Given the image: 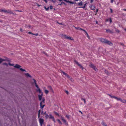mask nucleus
<instances>
[{"mask_svg": "<svg viewBox=\"0 0 126 126\" xmlns=\"http://www.w3.org/2000/svg\"><path fill=\"white\" fill-rule=\"evenodd\" d=\"M100 40L103 43L107 44L110 45H112V44L111 42L109 41L106 39L100 38Z\"/></svg>", "mask_w": 126, "mask_h": 126, "instance_id": "1", "label": "nucleus"}, {"mask_svg": "<svg viewBox=\"0 0 126 126\" xmlns=\"http://www.w3.org/2000/svg\"><path fill=\"white\" fill-rule=\"evenodd\" d=\"M45 99L44 98L43 99L42 101L40 103V105L41 109H43L45 106V105L43 104L45 103Z\"/></svg>", "mask_w": 126, "mask_h": 126, "instance_id": "2", "label": "nucleus"}, {"mask_svg": "<svg viewBox=\"0 0 126 126\" xmlns=\"http://www.w3.org/2000/svg\"><path fill=\"white\" fill-rule=\"evenodd\" d=\"M62 37L63 38H65V39H69L71 40H73L72 39L71 37H70L67 36L66 35L63 34L62 35Z\"/></svg>", "mask_w": 126, "mask_h": 126, "instance_id": "3", "label": "nucleus"}, {"mask_svg": "<svg viewBox=\"0 0 126 126\" xmlns=\"http://www.w3.org/2000/svg\"><path fill=\"white\" fill-rule=\"evenodd\" d=\"M6 58L5 59H3L1 58H0V63H1L2 62L4 61H7L10 62V61L8 60V59L6 57H5Z\"/></svg>", "mask_w": 126, "mask_h": 126, "instance_id": "4", "label": "nucleus"}, {"mask_svg": "<svg viewBox=\"0 0 126 126\" xmlns=\"http://www.w3.org/2000/svg\"><path fill=\"white\" fill-rule=\"evenodd\" d=\"M39 121L41 125V126H42V125L44 123V119L42 118H40L39 119Z\"/></svg>", "mask_w": 126, "mask_h": 126, "instance_id": "5", "label": "nucleus"}, {"mask_svg": "<svg viewBox=\"0 0 126 126\" xmlns=\"http://www.w3.org/2000/svg\"><path fill=\"white\" fill-rule=\"evenodd\" d=\"M0 12H5V13H11V12H10L9 10L7 11L5 10V9H0Z\"/></svg>", "mask_w": 126, "mask_h": 126, "instance_id": "6", "label": "nucleus"}, {"mask_svg": "<svg viewBox=\"0 0 126 126\" xmlns=\"http://www.w3.org/2000/svg\"><path fill=\"white\" fill-rule=\"evenodd\" d=\"M63 1L67 2H68L72 4H76V2L75 1H71L67 0H63Z\"/></svg>", "mask_w": 126, "mask_h": 126, "instance_id": "7", "label": "nucleus"}, {"mask_svg": "<svg viewBox=\"0 0 126 126\" xmlns=\"http://www.w3.org/2000/svg\"><path fill=\"white\" fill-rule=\"evenodd\" d=\"M75 62L79 66L80 68H81L82 70H83V66L81 65V64H79V63L77 61H75Z\"/></svg>", "mask_w": 126, "mask_h": 126, "instance_id": "8", "label": "nucleus"}, {"mask_svg": "<svg viewBox=\"0 0 126 126\" xmlns=\"http://www.w3.org/2000/svg\"><path fill=\"white\" fill-rule=\"evenodd\" d=\"M75 62L79 66L80 68H81L82 70H83V66L81 65V64H79V63L77 61H75Z\"/></svg>", "mask_w": 126, "mask_h": 126, "instance_id": "9", "label": "nucleus"}, {"mask_svg": "<svg viewBox=\"0 0 126 126\" xmlns=\"http://www.w3.org/2000/svg\"><path fill=\"white\" fill-rule=\"evenodd\" d=\"M75 62L79 66L80 68H81L82 70H83V66L81 65V64H79V63L77 61H75Z\"/></svg>", "mask_w": 126, "mask_h": 126, "instance_id": "10", "label": "nucleus"}, {"mask_svg": "<svg viewBox=\"0 0 126 126\" xmlns=\"http://www.w3.org/2000/svg\"><path fill=\"white\" fill-rule=\"evenodd\" d=\"M75 62L79 66L80 68H81L82 70H83V66L81 65V64H79V63L77 61H75Z\"/></svg>", "mask_w": 126, "mask_h": 126, "instance_id": "11", "label": "nucleus"}, {"mask_svg": "<svg viewBox=\"0 0 126 126\" xmlns=\"http://www.w3.org/2000/svg\"><path fill=\"white\" fill-rule=\"evenodd\" d=\"M75 62L79 66L80 68H81L82 70H83V66L81 65V64H79V63L77 61H75Z\"/></svg>", "mask_w": 126, "mask_h": 126, "instance_id": "12", "label": "nucleus"}, {"mask_svg": "<svg viewBox=\"0 0 126 126\" xmlns=\"http://www.w3.org/2000/svg\"><path fill=\"white\" fill-rule=\"evenodd\" d=\"M75 62L79 66L80 68H81L82 70H83V66L81 65V64H79V63L77 61H75Z\"/></svg>", "mask_w": 126, "mask_h": 126, "instance_id": "13", "label": "nucleus"}, {"mask_svg": "<svg viewBox=\"0 0 126 126\" xmlns=\"http://www.w3.org/2000/svg\"><path fill=\"white\" fill-rule=\"evenodd\" d=\"M61 119L64 123L65 125H68V123L66 122V121L63 118V117H61Z\"/></svg>", "mask_w": 126, "mask_h": 126, "instance_id": "14", "label": "nucleus"}, {"mask_svg": "<svg viewBox=\"0 0 126 126\" xmlns=\"http://www.w3.org/2000/svg\"><path fill=\"white\" fill-rule=\"evenodd\" d=\"M49 118L50 119H52V120L55 123V121L54 117L51 114H50L49 115Z\"/></svg>", "mask_w": 126, "mask_h": 126, "instance_id": "15", "label": "nucleus"}, {"mask_svg": "<svg viewBox=\"0 0 126 126\" xmlns=\"http://www.w3.org/2000/svg\"><path fill=\"white\" fill-rule=\"evenodd\" d=\"M43 96V94L42 93V94L41 95L39 94L38 95L39 99L40 101H41L42 99H43V98H42V96Z\"/></svg>", "mask_w": 126, "mask_h": 126, "instance_id": "16", "label": "nucleus"}, {"mask_svg": "<svg viewBox=\"0 0 126 126\" xmlns=\"http://www.w3.org/2000/svg\"><path fill=\"white\" fill-rule=\"evenodd\" d=\"M47 88L50 90L51 92H53V90L51 86H48Z\"/></svg>", "mask_w": 126, "mask_h": 126, "instance_id": "17", "label": "nucleus"}, {"mask_svg": "<svg viewBox=\"0 0 126 126\" xmlns=\"http://www.w3.org/2000/svg\"><path fill=\"white\" fill-rule=\"evenodd\" d=\"M21 67V66H20L18 64H16L14 66V67L17 68H20V67Z\"/></svg>", "mask_w": 126, "mask_h": 126, "instance_id": "18", "label": "nucleus"}, {"mask_svg": "<svg viewBox=\"0 0 126 126\" xmlns=\"http://www.w3.org/2000/svg\"><path fill=\"white\" fill-rule=\"evenodd\" d=\"M90 8L91 9L93 10H94L95 9V6L93 5L91 6L90 7Z\"/></svg>", "mask_w": 126, "mask_h": 126, "instance_id": "19", "label": "nucleus"}, {"mask_svg": "<svg viewBox=\"0 0 126 126\" xmlns=\"http://www.w3.org/2000/svg\"><path fill=\"white\" fill-rule=\"evenodd\" d=\"M106 31L108 33L110 32V33H112V32L110 30V29H106Z\"/></svg>", "mask_w": 126, "mask_h": 126, "instance_id": "20", "label": "nucleus"}, {"mask_svg": "<svg viewBox=\"0 0 126 126\" xmlns=\"http://www.w3.org/2000/svg\"><path fill=\"white\" fill-rule=\"evenodd\" d=\"M25 75L27 77L31 78L32 76L28 73H26L25 74Z\"/></svg>", "mask_w": 126, "mask_h": 126, "instance_id": "21", "label": "nucleus"}, {"mask_svg": "<svg viewBox=\"0 0 126 126\" xmlns=\"http://www.w3.org/2000/svg\"><path fill=\"white\" fill-rule=\"evenodd\" d=\"M44 89H45L44 92L46 94H47L48 93L49 91L47 90H46L45 87L44 88Z\"/></svg>", "mask_w": 126, "mask_h": 126, "instance_id": "22", "label": "nucleus"}, {"mask_svg": "<svg viewBox=\"0 0 126 126\" xmlns=\"http://www.w3.org/2000/svg\"><path fill=\"white\" fill-rule=\"evenodd\" d=\"M90 66L93 68L95 66L94 65L92 64H91L90 65Z\"/></svg>", "mask_w": 126, "mask_h": 126, "instance_id": "23", "label": "nucleus"}, {"mask_svg": "<svg viewBox=\"0 0 126 126\" xmlns=\"http://www.w3.org/2000/svg\"><path fill=\"white\" fill-rule=\"evenodd\" d=\"M62 73L63 75H64L65 76H67L69 78V76L67 75V73H65L63 71L62 72Z\"/></svg>", "mask_w": 126, "mask_h": 126, "instance_id": "24", "label": "nucleus"}, {"mask_svg": "<svg viewBox=\"0 0 126 126\" xmlns=\"http://www.w3.org/2000/svg\"><path fill=\"white\" fill-rule=\"evenodd\" d=\"M63 4H64V5H65L66 4H65V2H63V1H62V2H61V3L60 4H58V5H61Z\"/></svg>", "mask_w": 126, "mask_h": 126, "instance_id": "25", "label": "nucleus"}, {"mask_svg": "<svg viewBox=\"0 0 126 126\" xmlns=\"http://www.w3.org/2000/svg\"><path fill=\"white\" fill-rule=\"evenodd\" d=\"M101 124L103 126H107V125L103 122H102Z\"/></svg>", "mask_w": 126, "mask_h": 126, "instance_id": "26", "label": "nucleus"}, {"mask_svg": "<svg viewBox=\"0 0 126 126\" xmlns=\"http://www.w3.org/2000/svg\"><path fill=\"white\" fill-rule=\"evenodd\" d=\"M121 101L122 102V103H126V100L124 99L123 100H122L121 99Z\"/></svg>", "mask_w": 126, "mask_h": 126, "instance_id": "27", "label": "nucleus"}, {"mask_svg": "<svg viewBox=\"0 0 126 126\" xmlns=\"http://www.w3.org/2000/svg\"><path fill=\"white\" fill-rule=\"evenodd\" d=\"M75 27V28L77 30H80L81 29V28H80L79 27Z\"/></svg>", "mask_w": 126, "mask_h": 126, "instance_id": "28", "label": "nucleus"}, {"mask_svg": "<svg viewBox=\"0 0 126 126\" xmlns=\"http://www.w3.org/2000/svg\"><path fill=\"white\" fill-rule=\"evenodd\" d=\"M78 5L79 6H81L82 5V1L80 2L78 4Z\"/></svg>", "mask_w": 126, "mask_h": 126, "instance_id": "29", "label": "nucleus"}, {"mask_svg": "<svg viewBox=\"0 0 126 126\" xmlns=\"http://www.w3.org/2000/svg\"><path fill=\"white\" fill-rule=\"evenodd\" d=\"M37 91L39 92V93L40 94L41 93H42V92H41V90H40V88L38 89L37 90Z\"/></svg>", "mask_w": 126, "mask_h": 126, "instance_id": "30", "label": "nucleus"}, {"mask_svg": "<svg viewBox=\"0 0 126 126\" xmlns=\"http://www.w3.org/2000/svg\"><path fill=\"white\" fill-rule=\"evenodd\" d=\"M104 71H105V73L106 74H107V75H108L109 74V72H108V71H107V70H105Z\"/></svg>", "mask_w": 126, "mask_h": 126, "instance_id": "31", "label": "nucleus"}, {"mask_svg": "<svg viewBox=\"0 0 126 126\" xmlns=\"http://www.w3.org/2000/svg\"><path fill=\"white\" fill-rule=\"evenodd\" d=\"M57 121H58V122L59 123L61 124V125H62V123L60 121V120L58 119H57Z\"/></svg>", "mask_w": 126, "mask_h": 126, "instance_id": "32", "label": "nucleus"}, {"mask_svg": "<svg viewBox=\"0 0 126 126\" xmlns=\"http://www.w3.org/2000/svg\"><path fill=\"white\" fill-rule=\"evenodd\" d=\"M20 70L22 71H25L26 72V70L24 69H23L22 68H21L20 69Z\"/></svg>", "mask_w": 126, "mask_h": 126, "instance_id": "33", "label": "nucleus"}, {"mask_svg": "<svg viewBox=\"0 0 126 126\" xmlns=\"http://www.w3.org/2000/svg\"><path fill=\"white\" fill-rule=\"evenodd\" d=\"M44 8L47 11H48L49 9V7L47 8L45 7H44Z\"/></svg>", "mask_w": 126, "mask_h": 126, "instance_id": "34", "label": "nucleus"}, {"mask_svg": "<svg viewBox=\"0 0 126 126\" xmlns=\"http://www.w3.org/2000/svg\"><path fill=\"white\" fill-rule=\"evenodd\" d=\"M54 113L56 115L58 116H59V114L58 113H57V112H56L55 111H54Z\"/></svg>", "mask_w": 126, "mask_h": 126, "instance_id": "35", "label": "nucleus"}, {"mask_svg": "<svg viewBox=\"0 0 126 126\" xmlns=\"http://www.w3.org/2000/svg\"><path fill=\"white\" fill-rule=\"evenodd\" d=\"M81 100H83V101H84V103H86V101H85V99L83 98H81Z\"/></svg>", "mask_w": 126, "mask_h": 126, "instance_id": "36", "label": "nucleus"}, {"mask_svg": "<svg viewBox=\"0 0 126 126\" xmlns=\"http://www.w3.org/2000/svg\"><path fill=\"white\" fill-rule=\"evenodd\" d=\"M93 69L95 71H97V69L96 67L95 66L94 68H93Z\"/></svg>", "mask_w": 126, "mask_h": 126, "instance_id": "37", "label": "nucleus"}, {"mask_svg": "<svg viewBox=\"0 0 126 126\" xmlns=\"http://www.w3.org/2000/svg\"><path fill=\"white\" fill-rule=\"evenodd\" d=\"M45 117L47 119L49 117V116L47 114H46Z\"/></svg>", "mask_w": 126, "mask_h": 126, "instance_id": "38", "label": "nucleus"}, {"mask_svg": "<svg viewBox=\"0 0 126 126\" xmlns=\"http://www.w3.org/2000/svg\"><path fill=\"white\" fill-rule=\"evenodd\" d=\"M66 117L69 119H70V116L69 115H66Z\"/></svg>", "mask_w": 126, "mask_h": 126, "instance_id": "39", "label": "nucleus"}, {"mask_svg": "<svg viewBox=\"0 0 126 126\" xmlns=\"http://www.w3.org/2000/svg\"><path fill=\"white\" fill-rule=\"evenodd\" d=\"M8 64L10 66H13L14 65V64H11L10 63H9Z\"/></svg>", "mask_w": 126, "mask_h": 126, "instance_id": "40", "label": "nucleus"}, {"mask_svg": "<svg viewBox=\"0 0 126 126\" xmlns=\"http://www.w3.org/2000/svg\"><path fill=\"white\" fill-rule=\"evenodd\" d=\"M2 64L3 65H6V66H8V64L6 63H3Z\"/></svg>", "mask_w": 126, "mask_h": 126, "instance_id": "41", "label": "nucleus"}, {"mask_svg": "<svg viewBox=\"0 0 126 126\" xmlns=\"http://www.w3.org/2000/svg\"><path fill=\"white\" fill-rule=\"evenodd\" d=\"M110 11L111 13H113V10L111 8H110Z\"/></svg>", "mask_w": 126, "mask_h": 126, "instance_id": "42", "label": "nucleus"}, {"mask_svg": "<svg viewBox=\"0 0 126 126\" xmlns=\"http://www.w3.org/2000/svg\"><path fill=\"white\" fill-rule=\"evenodd\" d=\"M33 80H34V82L35 83V84H37L36 80L34 79H33Z\"/></svg>", "mask_w": 126, "mask_h": 126, "instance_id": "43", "label": "nucleus"}, {"mask_svg": "<svg viewBox=\"0 0 126 126\" xmlns=\"http://www.w3.org/2000/svg\"><path fill=\"white\" fill-rule=\"evenodd\" d=\"M28 33L29 34H32V35L34 34L32 33L31 32H28Z\"/></svg>", "mask_w": 126, "mask_h": 126, "instance_id": "44", "label": "nucleus"}, {"mask_svg": "<svg viewBox=\"0 0 126 126\" xmlns=\"http://www.w3.org/2000/svg\"><path fill=\"white\" fill-rule=\"evenodd\" d=\"M117 100H120V101H121V98H117Z\"/></svg>", "mask_w": 126, "mask_h": 126, "instance_id": "45", "label": "nucleus"}, {"mask_svg": "<svg viewBox=\"0 0 126 126\" xmlns=\"http://www.w3.org/2000/svg\"><path fill=\"white\" fill-rule=\"evenodd\" d=\"M35 86L36 87L37 89H39V87L37 85V84H35Z\"/></svg>", "mask_w": 126, "mask_h": 126, "instance_id": "46", "label": "nucleus"}, {"mask_svg": "<svg viewBox=\"0 0 126 126\" xmlns=\"http://www.w3.org/2000/svg\"><path fill=\"white\" fill-rule=\"evenodd\" d=\"M109 21H110V23H111L112 22V20L111 18H110L109 19Z\"/></svg>", "mask_w": 126, "mask_h": 126, "instance_id": "47", "label": "nucleus"}, {"mask_svg": "<svg viewBox=\"0 0 126 126\" xmlns=\"http://www.w3.org/2000/svg\"><path fill=\"white\" fill-rule=\"evenodd\" d=\"M86 4H84L83 6L82 7V8H84L85 7V6H86Z\"/></svg>", "mask_w": 126, "mask_h": 126, "instance_id": "48", "label": "nucleus"}, {"mask_svg": "<svg viewBox=\"0 0 126 126\" xmlns=\"http://www.w3.org/2000/svg\"><path fill=\"white\" fill-rule=\"evenodd\" d=\"M52 1L54 3H55L56 2V0H52Z\"/></svg>", "mask_w": 126, "mask_h": 126, "instance_id": "49", "label": "nucleus"}, {"mask_svg": "<svg viewBox=\"0 0 126 126\" xmlns=\"http://www.w3.org/2000/svg\"><path fill=\"white\" fill-rule=\"evenodd\" d=\"M116 32L118 33H119V31L118 30H116Z\"/></svg>", "mask_w": 126, "mask_h": 126, "instance_id": "50", "label": "nucleus"}, {"mask_svg": "<svg viewBox=\"0 0 126 126\" xmlns=\"http://www.w3.org/2000/svg\"><path fill=\"white\" fill-rule=\"evenodd\" d=\"M41 112V110H39L38 111V115H40V113Z\"/></svg>", "mask_w": 126, "mask_h": 126, "instance_id": "51", "label": "nucleus"}, {"mask_svg": "<svg viewBox=\"0 0 126 126\" xmlns=\"http://www.w3.org/2000/svg\"><path fill=\"white\" fill-rule=\"evenodd\" d=\"M82 30V31H84L85 33H86V32L85 30H83V29H81V30Z\"/></svg>", "mask_w": 126, "mask_h": 126, "instance_id": "52", "label": "nucleus"}, {"mask_svg": "<svg viewBox=\"0 0 126 126\" xmlns=\"http://www.w3.org/2000/svg\"><path fill=\"white\" fill-rule=\"evenodd\" d=\"M86 33V34L87 36V37L88 38L89 37V36H88V34L87 33V32H86V33Z\"/></svg>", "mask_w": 126, "mask_h": 126, "instance_id": "53", "label": "nucleus"}, {"mask_svg": "<svg viewBox=\"0 0 126 126\" xmlns=\"http://www.w3.org/2000/svg\"><path fill=\"white\" fill-rule=\"evenodd\" d=\"M113 98H114L117 100V97L115 96H113Z\"/></svg>", "mask_w": 126, "mask_h": 126, "instance_id": "54", "label": "nucleus"}, {"mask_svg": "<svg viewBox=\"0 0 126 126\" xmlns=\"http://www.w3.org/2000/svg\"><path fill=\"white\" fill-rule=\"evenodd\" d=\"M52 8V6H50V9H51Z\"/></svg>", "mask_w": 126, "mask_h": 126, "instance_id": "55", "label": "nucleus"}, {"mask_svg": "<svg viewBox=\"0 0 126 126\" xmlns=\"http://www.w3.org/2000/svg\"><path fill=\"white\" fill-rule=\"evenodd\" d=\"M113 0H110L111 2L112 3H113Z\"/></svg>", "mask_w": 126, "mask_h": 126, "instance_id": "56", "label": "nucleus"}, {"mask_svg": "<svg viewBox=\"0 0 126 126\" xmlns=\"http://www.w3.org/2000/svg\"><path fill=\"white\" fill-rule=\"evenodd\" d=\"M93 0H90V2L91 3H92Z\"/></svg>", "mask_w": 126, "mask_h": 126, "instance_id": "57", "label": "nucleus"}, {"mask_svg": "<svg viewBox=\"0 0 126 126\" xmlns=\"http://www.w3.org/2000/svg\"><path fill=\"white\" fill-rule=\"evenodd\" d=\"M33 35H35L36 36H37L38 35V33H37L35 34H33Z\"/></svg>", "mask_w": 126, "mask_h": 126, "instance_id": "58", "label": "nucleus"}, {"mask_svg": "<svg viewBox=\"0 0 126 126\" xmlns=\"http://www.w3.org/2000/svg\"><path fill=\"white\" fill-rule=\"evenodd\" d=\"M46 3H47V0H43Z\"/></svg>", "mask_w": 126, "mask_h": 126, "instance_id": "59", "label": "nucleus"}, {"mask_svg": "<svg viewBox=\"0 0 126 126\" xmlns=\"http://www.w3.org/2000/svg\"><path fill=\"white\" fill-rule=\"evenodd\" d=\"M20 31L21 32L23 31L21 28L20 29Z\"/></svg>", "mask_w": 126, "mask_h": 126, "instance_id": "60", "label": "nucleus"}, {"mask_svg": "<svg viewBox=\"0 0 126 126\" xmlns=\"http://www.w3.org/2000/svg\"><path fill=\"white\" fill-rule=\"evenodd\" d=\"M65 92L67 94H68V91H65Z\"/></svg>", "mask_w": 126, "mask_h": 126, "instance_id": "61", "label": "nucleus"}, {"mask_svg": "<svg viewBox=\"0 0 126 126\" xmlns=\"http://www.w3.org/2000/svg\"><path fill=\"white\" fill-rule=\"evenodd\" d=\"M79 112L81 113V114H82V112L81 111L79 110Z\"/></svg>", "mask_w": 126, "mask_h": 126, "instance_id": "62", "label": "nucleus"}, {"mask_svg": "<svg viewBox=\"0 0 126 126\" xmlns=\"http://www.w3.org/2000/svg\"><path fill=\"white\" fill-rule=\"evenodd\" d=\"M57 23L59 24H60V25H62V23H59V22H57Z\"/></svg>", "mask_w": 126, "mask_h": 126, "instance_id": "63", "label": "nucleus"}, {"mask_svg": "<svg viewBox=\"0 0 126 126\" xmlns=\"http://www.w3.org/2000/svg\"><path fill=\"white\" fill-rule=\"evenodd\" d=\"M123 10H124V11H126V9H123Z\"/></svg>", "mask_w": 126, "mask_h": 126, "instance_id": "64", "label": "nucleus"}]
</instances>
